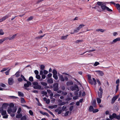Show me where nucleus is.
<instances>
[{"instance_id": "1", "label": "nucleus", "mask_w": 120, "mask_h": 120, "mask_svg": "<svg viewBox=\"0 0 120 120\" xmlns=\"http://www.w3.org/2000/svg\"><path fill=\"white\" fill-rule=\"evenodd\" d=\"M26 81L27 82V83L24 84V86L25 87L24 89L25 90H30V89L27 88L31 85V83L29 81Z\"/></svg>"}, {"instance_id": "2", "label": "nucleus", "mask_w": 120, "mask_h": 120, "mask_svg": "<svg viewBox=\"0 0 120 120\" xmlns=\"http://www.w3.org/2000/svg\"><path fill=\"white\" fill-rule=\"evenodd\" d=\"M70 89L72 91H76L77 92H78L79 90V89L78 86L75 84L74 86H72L70 87Z\"/></svg>"}, {"instance_id": "3", "label": "nucleus", "mask_w": 120, "mask_h": 120, "mask_svg": "<svg viewBox=\"0 0 120 120\" xmlns=\"http://www.w3.org/2000/svg\"><path fill=\"white\" fill-rule=\"evenodd\" d=\"M57 74V71L56 70H53V77L56 80H57L58 79Z\"/></svg>"}, {"instance_id": "4", "label": "nucleus", "mask_w": 120, "mask_h": 120, "mask_svg": "<svg viewBox=\"0 0 120 120\" xmlns=\"http://www.w3.org/2000/svg\"><path fill=\"white\" fill-rule=\"evenodd\" d=\"M99 92H98V95L99 98H102L103 93L102 89L101 87L99 89Z\"/></svg>"}, {"instance_id": "5", "label": "nucleus", "mask_w": 120, "mask_h": 120, "mask_svg": "<svg viewBox=\"0 0 120 120\" xmlns=\"http://www.w3.org/2000/svg\"><path fill=\"white\" fill-rule=\"evenodd\" d=\"M109 2H105L103 3V4L101 5V8L103 10H105L106 8V7H107L106 6V4H109Z\"/></svg>"}, {"instance_id": "6", "label": "nucleus", "mask_w": 120, "mask_h": 120, "mask_svg": "<svg viewBox=\"0 0 120 120\" xmlns=\"http://www.w3.org/2000/svg\"><path fill=\"white\" fill-rule=\"evenodd\" d=\"M58 83H56L54 84L53 85V89L54 90L57 91L58 89Z\"/></svg>"}, {"instance_id": "7", "label": "nucleus", "mask_w": 120, "mask_h": 120, "mask_svg": "<svg viewBox=\"0 0 120 120\" xmlns=\"http://www.w3.org/2000/svg\"><path fill=\"white\" fill-rule=\"evenodd\" d=\"M8 83L10 85H12L14 83V80L11 77L9 78Z\"/></svg>"}, {"instance_id": "8", "label": "nucleus", "mask_w": 120, "mask_h": 120, "mask_svg": "<svg viewBox=\"0 0 120 120\" xmlns=\"http://www.w3.org/2000/svg\"><path fill=\"white\" fill-rule=\"evenodd\" d=\"M33 88L35 89H38L39 90L43 89V88H42L41 86L39 85L38 84L36 86H33Z\"/></svg>"}, {"instance_id": "9", "label": "nucleus", "mask_w": 120, "mask_h": 120, "mask_svg": "<svg viewBox=\"0 0 120 120\" xmlns=\"http://www.w3.org/2000/svg\"><path fill=\"white\" fill-rule=\"evenodd\" d=\"M117 116L116 113H113L112 115L109 116V118L111 119H113L115 118H116Z\"/></svg>"}, {"instance_id": "10", "label": "nucleus", "mask_w": 120, "mask_h": 120, "mask_svg": "<svg viewBox=\"0 0 120 120\" xmlns=\"http://www.w3.org/2000/svg\"><path fill=\"white\" fill-rule=\"evenodd\" d=\"M120 41V38H118L113 40L111 42V44H113L118 41Z\"/></svg>"}, {"instance_id": "11", "label": "nucleus", "mask_w": 120, "mask_h": 120, "mask_svg": "<svg viewBox=\"0 0 120 120\" xmlns=\"http://www.w3.org/2000/svg\"><path fill=\"white\" fill-rule=\"evenodd\" d=\"M118 97L117 96H114L112 99L111 103L112 104H113L115 101L117 99Z\"/></svg>"}, {"instance_id": "12", "label": "nucleus", "mask_w": 120, "mask_h": 120, "mask_svg": "<svg viewBox=\"0 0 120 120\" xmlns=\"http://www.w3.org/2000/svg\"><path fill=\"white\" fill-rule=\"evenodd\" d=\"M11 16V14H7L5 16L2 18V19L3 21H4L6 19L8 18L9 17H10Z\"/></svg>"}, {"instance_id": "13", "label": "nucleus", "mask_w": 120, "mask_h": 120, "mask_svg": "<svg viewBox=\"0 0 120 120\" xmlns=\"http://www.w3.org/2000/svg\"><path fill=\"white\" fill-rule=\"evenodd\" d=\"M98 73V74L99 75L102 76L104 75V73L102 71H96Z\"/></svg>"}, {"instance_id": "14", "label": "nucleus", "mask_w": 120, "mask_h": 120, "mask_svg": "<svg viewBox=\"0 0 120 120\" xmlns=\"http://www.w3.org/2000/svg\"><path fill=\"white\" fill-rule=\"evenodd\" d=\"M73 83L71 81L67 82H66V84L67 86H71L73 84Z\"/></svg>"}, {"instance_id": "15", "label": "nucleus", "mask_w": 120, "mask_h": 120, "mask_svg": "<svg viewBox=\"0 0 120 120\" xmlns=\"http://www.w3.org/2000/svg\"><path fill=\"white\" fill-rule=\"evenodd\" d=\"M74 31L73 32L71 33L70 34H74L75 33L78 32L79 30L77 28L76 29H74Z\"/></svg>"}, {"instance_id": "16", "label": "nucleus", "mask_w": 120, "mask_h": 120, "mask_svg": "<svg viewBox=\"0 0 120 120\" xmlns=\"http://www.w3.org/2000/svg\"><path fill=\"white\" fill-rule=\"evenodd\" d=\"M1 115L2 116L5 115L7 114L6 111V110H4L3 109H2L1 111Z\"/></svg>"}, {"instance_id": "17", "label": "nucleus", "mask_w": 120, "mask_h": 120, "mask_svg": "<svg viewBox=\"0 0 120 120\" xmlns=\"http://www.w3.org/2000/svg\"><path fill=\"white\" fill-rule=\"evenodd\" d=\"M69 35L68 34L66 35L63 36L61 37V40H65L68 37Z\"/></svg>"}, {"instance_id": "18", "label": "nucleus", "mask_w": 120, "mask_h": 120, "mask_svg": "<svg viewBox=\"0 0 120 120\" xmlns=\"http://www.w3.org/2000/svg\"><path fill=\"white\" fill-rule=\"evenodd\" d=\"M16 34H15L13 35L12 37L11 38H9L8 37V39L10 40H12L16 36Z\"/></svg>"}, {"instance_id": "19", "label": "nucleus", "mask_w": 120, "mask_h": 120, "mask_svg": "<svg viewBox=\"0 0 120 120\" xmlns=\"http://www.w3.org/2000/svg\"><path fill=\"white\" fill-rule=\"evenodd\" d=\"M18 96L20 97H23L24 96V94L20 91L18 92Z\"/></svg>"}, {"instance_id": "20", "label": "nucleus", "mask_w": 120, "mask_h": 120, "mask_svg": "<svg viewBox=\"0 0 120 120\" xmlns=\"http://www.w3.org/2000/svg\"><path fill=\"white\" fill-rule=\"evenodd\" d=\"M8 39V37L4 38L1 39L0 40V43H1L5 40Z\"/></svg>"}, {"instance_id": "21", "label": "nucleus", "mask_w": 120, "mask_h": 120, "mask_svg": "<svg viewBox=\"0 0 120 120\" xmlns=\"http://www.w3.org/2000/svg\"><path fill=\"white\" fill-rule=\"evenodd\" d=\"M8 105V104L7 103H3L2 105L3 108H6Z\"/></svg>"}, {"instance_id": "22", "label": "nucleus", "mask_w": 120, "mask_h": 120, "mask_svg": "<svg viewBox=\"0 0 120 120\" xmlns=\"http://www.w3.org/2000/svg\"><path fill=\"white\" fill-rule=\"evenodd\" d=\"M94 109L93 107L92 106H90L89 108V111L90 112H93Z\"/></svg>"}, {"instance_id": "23", "label": "nucleus", "mask_w": 120, "mask_h": 120, "mask_svg": "<svg viewBox=\"0 0 120 120\" xmlns=\"http://www.w3.org/2000/svg\"><path fill=\"white\" fill-rule=\"evenodd\" d=\"M85 26V25H84L83 24H80L79 26L77 27V28L78 29L80 30V29H81L82 27H84Z\"/></svg>"}, {"instance_id": "24", "label": "nucleus", "mask_w": 120, "mask_h": 120, "mask_svg": "<svg viewBox=\"0 0 120 120\" xmlns=\"http://www.w3.org/2000/svg\"><path fill=\"white\" fill-rule=\"evenodd\" d=\"M40 112L43 115H45L47 116H49L48 114L46 112H43L42 111H40Z\"/></svg>"}, {"instance_id": "25", "label": "nucleus", "mask_w": 120, "mask_h": 120, "mask_svg": "<svg viewBox=\"0 0 120 120\" xmlns=\"http://www.w3.org/2000/svg\"><path fill=\"white\" fill-rule=\"evenodd\" d=\"M22 116V114L21 113L17 114L16 116V117L17 118H19Z\"/></svg>"}, {"instance_id": "26", "label": "nucleus", "mask_w": 120, "mask_h": 120, "mask_svg": "<svg viewBox=\"0 0 120 120\" xmlns=\"http://www.w3.org/2000/svg\"><path fill=\"white\" fill-rule=\"evenodd\" d=\"M104 2L98 1L97 2V4L99 6H101L102 5Z\"/></svg>"}, {"instance_id": "27", "label": "nucleus", "mask_w": 120, "mask_h": 120, "mask_svg": "<svg viewBox=\"0 0 120 120\" xmlns=\"http://www.w3.org/2000/svg\"><path fill=\"white\" fill-rule=\"evenodd\" d=\"M21 102L22 103H26V101L24 98H21Z\"/></svg>"}, {"instance_id": "28", "label": "nucleus", "mask_w": 120, "mask_h": 120, "mask_svg": "<svg viewBox=\"0 0 120 120\" xmlns=\"http://www.w3.org/2000/svg\"><path fill=\"white\" fill-rule=\"evenodd\" d=\"M45 34H44V35H43L41 36H38L36 37L35 38V39H41L45 35Z\"/></svg>"}, {"instance_id": "29", "label": "nucleus", "mask_w": 120, "mask_h": 120, "mask_svg": "<svg viewBox=\"0 0 120 120\" xmlns=\"http://www.w3.org/2000/svg\"><path fill=\"white\" fill-rule=\"evenodd\" d=\"M7 112L9 114H10L11 112H12V109L11 108H9L7 110Z\"/></svg>"}, {"instance_id": "30", "label": "nucleus", "mask_w": 120, "mask_h": 120, "mask_svg": "<svg viewBox=\"0 0 120 120\" xmlns=\"http://www.w3.org/2000/svg\"><path fill=\"white\" fill-rule=\"evenodd\" d=\"M60 80L62 82H64V79L62 75H61L60 76Z\"/></svg>"}, {"instance_id": "31", "label": "nucleus", "mask_w": 120, "mask_h": 120, "mask_svg": "<svg viewBox=\"0 0 120 120\" xmlns=\"http://www.w3.org/2000/svg\"><path fill=\"white\" fill-rule=\"evenodd\" d=\"M47 81L49 83H52V78L48 79L47 80Z\"/></svg>"}, {"instance_id": "32", "label": "nucleus", "mask_w": 120, "mask_h": 120, "mask_svg": "<svg viewBox=\"0 0 120 120\" xmlns=\"http://www.w3.org/2000/svg\"><path fill=\"white\" fill-rule=\"evenodd\" d=\"M97 103H100L101 101V100L99 98H98L96 99Z\"/></svg>"}, {"instance_id": "33", "label": "nucleus", "mask_w": 120, "mask_h": 120, "mask_svg": "<svg viewBox=\"0 0 120 120\" xmlns=\"http://www.w3.org/2000/svg\"><path fill=\"white\" fill-rule=\"evenodd\" d=\"M0 86L3 87H6V85L2 83H0Z\"/></svg>"}, {"instance_id": "34", "label": "nucleus", "mask_w": 120, "mask_h": 120, "mask_svg": "<svg viewBox=\"0 0 120 120\" xmlns=\"http://www.w3.org/2000/svg\"><path fill=\"white\" fill-rule=\"evenodd\" d=\"M100 64L98 62H96L94 64V66H96Z\"/></svg>"}, {"instance_id": "35", "label": "nucleus", "mask_w": 120, "mask_h": 120, "mask_svg": "<svg viewBox=\"0 0 120 120\" xmlns=\"http://www.w3.org/2000/svg\"><path fill=\"white\" fill-rule=\"evenodd\" d=\"M41 84L44 86H46L47 85V84L45 82H41Z\"/></svg>"}, {"instance_id": "36", "label": "nucleus", "mask_w": 120, "mask_h": 120, "mask_svg": "<svg viewBox=\"0 0 120 120\" xmlns=\"http://www.w3.org/2000/svg\"><path fill=\"white\" fill-rule=\"evenodd\" d=\"M116 7L118 10H119V8L120 7V5L119 4H116Z\"/></svg>"}, {"instance_id": "37", "label": "nucleus", "mask_w": 120, "mask_h": 120, "mask_svg": "<svg viewBox=\"0 0 120 120\" xmlns=\"http://www.w3.org/2000/svg\"><path fill=\"white\" fill-rule=\"evenodd\" d=\"M96 31H100L102 32H104V30L102 29H97Z\"/></svg>"}, {"instance_id": "38", "label": "nucleus", "mask_w": 120, "mask_h": 120, "mask_svg": "<svg viewBox=\"0 0 120 120\" xmlns=\"http://www.w3.org/2000/svg\"><path fill=\"white\" fill-rule=\"evenodd\" d=\"M93 84L95 85L96 84V80L94 78H93Z\"/></svg>"}, {"instance_id": "39", "label": "nucleus", "mask_w": 120, "mask_h": 120, "mask_svg": "<svg viewBox=\"0 0 120 120\" xmlns=\"http://www.w3.org/2000/svg\"><path fill=\"white\" fill-rule=\"evenodd\" d=\"M45 68V66L44 65H41L40 69L41 70H43Z\"/></svg>"}, {"instance_id": "40", "label": "nucleus", "mask_w": 120, "mask_h": 120, "mask_svg": "<svg viewBox=\"0 0 120 120\" xmlns=\"http://www.w3.org/2000/svg\"><path fill=\"white\" fill-rule=\"evenodd\" d=\"M29 80L31 82H33V78L32 76H30L29 77Z\"/></svg>"}, {"instance_id": "41", "label": "nucleus", "mask_w": 120, "mask_h": 120, "mask_svg": "<svg viewBox=\"0 0 120 120\" xmlns=\"http://www.w3.org/2000/svg\"><path fill=\"white\" fill-rule=\"evenodd\" d=\"M119 86V84H117L116 86V93L119 90V87L118 86Z\"/></svg>"}, {"instance_id": "42", "label": "nucleus", "mask_w": 120, "mask_h": 120, "mask_svg": "<svg viewBox=\"0 0 120 120\" xmlns=\"http://www.w3.org/2000/svg\"><path fill=\"white\" fill-rule=\"evenodd\" d=\"M29 113L30 115L31 116H33V113L31 110H30L29 111Z\"/></svg>"}, {"instance_id": "43", "label": "nucleus", "mask_w": 120, "mask_h": 120, "mask_svg": "<svg viewBox=\"0 0 120 120\" xmlns=\"http://www.w3.org/2000/svg\"><path fill=\"white\" fill-rule=\"evenodd\" d=\"M21 77L22 78L23 80L25 81H27V80H26V79L25 78L24 76L22 75H21Z\"/></svg>"}, {"instance_id": "44", "label": "nucleus", "mask_w": 120, "mask_h": 120, "mask_svg": "<svg viewBox=\"0 0 120 120\" xmlns=\"http://www.w3.org/2000/svg\"><path fill=\"white\" fill-rule=\"evenodd\" d=\"M82 40H78L75 41V42L76 43H78L82 42Z\"/></svg>"}, {"instance_id": "45", "label": "nucleus", "mask_w": 120, "mask_h": 120, "mask_svg": "<svg viewBox=\"0 0 120 120\" xmlns=\"http://www.w3.org/2000/svg\"><path fill=\"white\" fill-rule=\"evenodd\" d=\"M33 84L34 86H36L38 84V83L37 82H35L33 83Z\"/></svg>"}, {"instance_id": "46", "label": "nucleus", "mask_w": 120, "mask_h": 120, "mask_svg": "<svg viewBox=\"0 0 120 120\" xmlns=\"http://www.w3.org/2000/svg\"><path fill=\"white\" fill-rule=\"evenodd\" d=\"M14 106V104L13 103H11L9 105L10 107L11 108L13 107Z\"/></svg>"}, {"instance_id": "47", "label": "nucleus", "mask_w": 120, "mask_h": 120, "mask_svg": "<svg viewBox=\"0 0 120 120\" xmlns=\"http://www.w3.org/2000/svg\"><path fill=\"white\" fill-rule=\"evenodd\" d=\"M16 108L14 107L13 109L12 110V112H15L16 111Z\"/></svg>"}, {"instance_id": "48", "label": "nucleus", "mask_w": 120, "mask_h": 120, "mask_svg": "<svg viewBox=\"0 0 120 120\" xmlns=\"http://www.w3.org/2000/svg\"><path fill=\"white\" fill-rule=\"evenodd\" d=\"M15 75L16 77H18L20 75L19 74V72L18 71L15 74Z\"/></svg>"}, {"instance_id": "49", "label": "nucleus", "mask_w": 120, "mask_h": 120, "mask_svg": "<svg viewBox=\"0 0 120 120\" xmlns=\"http://www.w3.org/2000/svg\"><path fill=\"white\" fill-rule=\"evenodd\" d=\"M99 111V110L98 109H94L93 112L94 113H96L98 112Z\"/></svg>"}, {"instance_id": "50", "label": "nucleus", "mask_w": 120, "mask_h": 120, "mask_svg": "<svg viewBox=\"0 0 120 120\" xmlns=\"http://www.w3.org/2000/svg\"><path fill=\"white\" fill-rule=\"evenodd\" d=\"M4 33L2 29L0 30V35H3L4 34Z\"/></svg>"}, {"instance_id": "51", "label": "nucleus", "mask_w": 120, "mask_h": 120, "mask_svg": "<svg viewBox=\"0 0 120 120\" xmlns=\"http://www.w3.org/2000/svg\"><path fill=\"white\" fill-rule=\"evenodd\" d=\"M60 96V94L57 93L54 95V97H55L56 98L57 97H59Z\"/></svg>"}, {"instance_id": "52", "label": "nucleus", "mask_w": 120, "mask_h": 120, "mask_svg": "<svg viewBox=\"0 0 120 120\" xmlns=\"http://www.w3.org/2000/svg\"><path fill=\"white\" fill-rule=\"evenodd\" d=\"M66 104L65 102H62L60 103L59 104V105L60 106H61L64 105H65Z\"/></svg>"}, {"instance_id": "53", "label": "nucleus", "mask_w": 120, "mask_h": 120, "mask_svg": "<svg viewBox=\"0 0 120 120\" xmlns=\"http://www.w3.org/2000/svg\"><path fill=\"white\" fill-rule=\"evenodd\" d=\"M89 83L91 85L93 84V82L92 80L91 79H90L89 80Z\"/></svg>"}, {"instance_id": "54", "label": "nucleus", "mask_w": 120, "mask_h": 120, "mask_svg": "<svg viewBox=\"0 0 120 120\" xmlns=\"http://www.w3.org/2000/svg\"><path fill=\"white\" fill-rule=\"evenodd\" d=\"M41 94H44L45 95H46L47 94V93L46 91H42L41 92Z\"/></svg>"}, {"instance_id": "55", "label": "nucleus", "mask_w": 120, "mask_h": 120, "mask_svg": "<svg viewBox=\"0 0 120 120\" xmlns=\"http://www.w3.org/2000/svg\"><path fill=\"white\" fill-rule=\"evenodd\" d=\"M33 18V17L32 16H30V17L29 18L27 19V20L28 21H30L32 20Z\"/></svg>"}, {"instance_id": "56", "label": "nucleus", "mask_w": 120, "mask_h": 120, "mask_svg": "<svg viewBox=\"0 0 120 120\" xmlns=\"http://www.w3.org/2000/svg\"><path fill=\"white\" fill-rule=\"evenodd\" d=\"M66 108H67V107H66V106H64L62 107V110L63 111H65V110L66 109Z\"/></svg>"}, {"instance_id": "57", "label": "nucleus", "mask_w": 120, "mask_h": 120, "mask_svg": "<svg viewBox=\"0 0 120 120\" xmlns=\"http://www.w3.org/2000/svg\"><path fill=\"white\" fill-rule=\"evenodd\" d=\"M36 78L37 79H40L41 78L40 76L39 75H37L36 76Z\"/></svg>"}, {"instance_id": "58", "label": "nucleus", "mask_w": 120, "mask_h": 120, "mask_svg": "<svg viewBox=\"0 0 120 120\" xmlns=\"http://www.w3.org/2000/svg\"><path fill=\"white\" fill-rule=\"evenodd\" d=\"M69 113V111H67L64 114V116H66L68 115V114Z\"/></svg>"}, {"instance_id": "59", "label": "nucleus", "mask_w": 120, "mask_h": 120, "mask_svg": "<svg viewBox=\"0 0 120 120\" xmlns=\"http://www.w3.org/2000/svg\"><path fill=\"white\" fill-rule=\"evenodd\" d=\"M9 70H8L7 71H6L5 72V74L6 75H9V71H10Z\"/></svg>"}, {"instance_id": "60", "label": "nucleus", "mask_w": 120, "mask_h": 120, "mask_svg": "<svg viewBox=\"0 0 120 120\" xmlns=\"http://www.w3.org/2000/svg\"><path fill=\"white\" fill-rule=\"evenodd\" d=\"M21 108H19L17 111V112L18 114H19L20 113L21 111Z\"/></svg>"}, {"instance_id": "61", "label": "nucleus", "mask_w": 120, "mask_h": 120, "mask_svg": "<svg viewBox=\"0 0 120 120\" xmlns=\"http://www.w3.org/2000/svg\"><path fill=\"white\" fill-rule=\"evenodd\" d=\"M74 108V106H72L70 107L69 108V110L70 111H71Z\"/></svg>"}, {"instance_id": "62", "label": "nucleus", "mask_w": 120, "mask_h": 120, "mask_svg": "<svg viewBox=\"0 0 120 120\" xmlns=\"http://www.w3.org/2000/svg\"><path fill=\"white\" fill-rule=\"evenodd\" d=\"M8 117V115L7 114H6L5 115L3 116V118H7Z\"/></svg>"}, {"instance_id": "63", "label": "nucleus", "mask_w": 120, "mask_h": 120, "mask_svg": "<svg viewBox=\"0 0 120 120\" xmlns=\"http://www.w3.org/2000/svg\"><path fill=\"white\" fill-rule=\"evenodd\" d=\"M10 97L12 99H16L18 98V97L14 96H11Z\"/></svg>"}, {"instance_id": "64", "label": "nucleus", "mask_w": 120, "mask_h": 120, "mask_svg": "<svg viewBox=\"0 0 120 120\" xmlns=\"http://www.w3.org/2000/svg\"><path fill=\"white\" fill-rule=\"evenodd\" d=\"M107 11H112V10L111 9H110L108 7H106V9Z\"/></svg>"}]
</instances>
